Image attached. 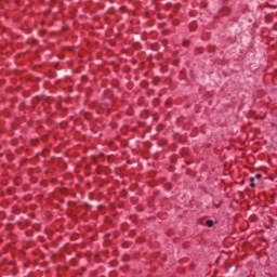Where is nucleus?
Instances as JSON below:
<instances>
[{
	"instance_id": "f257e3e1",
	"label": "nucleus",
	"mask_w": 277,
	"mask_h": 277,
	"mask_svg": "<svg viewBox=\"0 0 277 277\" xmlns=\"http://www.w3.org/2000/svg\"><path fill=\"white\" fill-rule=\"evenodd\" d=\"M255 181H258V183L261 182V179H263V175H261V173L255 174V176L253 177Z\"/></svg>"
},
{
	"instance_id": "f03ea898",
	"label": "nucleus",
	"mask_w": 277,
	"mask_h": 277,
	"mask_svg": "<svg viewBox=\"0 0 277 277\" xmlns=\"http://www.w3.org/2000/svg\"><path fill=\"white\" fill-rule=\"evenodd\" d=\"M249 181H250V187H255V185H256L255 181L256 180H254V177H250Z\"/></svg>"
},
{
	"instance_id": "7ed1b4c3",
	"label": "nucleus",
	"mask_w": 277,
	"mask_h": 277,
	"mask_svg": "<svg viewBox=\"0 0 277 277\" xmlns=\"http://www.w3.org/2000/svg\"><path fill=\"white\" fill-rule=\"evenodd\" d=\"M206 226H208V228H211L213 226V221L211 220L206 221Z\"/></svg>"
}]
</instances>
